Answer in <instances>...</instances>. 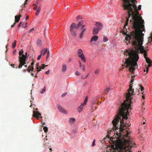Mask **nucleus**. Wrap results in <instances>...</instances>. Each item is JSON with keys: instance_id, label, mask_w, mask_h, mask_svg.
<instances>
[{"instance_id": "f257e3e1", "label": "nucleus", "mask_w": 152, "mask_h": 152, "mask_svg": "<svg viewBox=\"0 0 152 152\" xmlns=\"http://www.w3.org/2000/svg\"><path fill=\"white\" fill-rule=\"evenodd\" d=\"M134 80V79L132 78L131 80L128 92L126 93V99L119 107V111L112 121L113 126L112 130L113 131H115L118 129L117 125L120 120H123V119L127 120L128 118V116L129 115L128 110L131 105L132 96L134 93V89H132V82Z\"/></svg>"}, {"instance_id": "f03ea898", "label": "nucleus", "mask_w": 152, "mask_h": 152, "mask_svg": "<svg viewBox=\"0 0 152 152\" xmlns=\"http://www.w3.org/2000/svg\"><path fill=\"white\" fill-rule=\"evenodd\" d=\"M120 126L119 128V131L120 134L117 133V135L118 136L117 138V142L115 147L114 145L112 146L113 151L112 152H127L131 149L135 145L133 144L132 141L130 140V138L129 135L130 134L127 130L125 131L126 134H123L124 131H125V127L126 125L123 122V120H120Z\"/></svg>"}, {"instance_id": "7ed1b4c3", "label": "nucleus", "mask_w": 152, "mask_h": 152, "mask_svg": "<svg viewBox=\"0 0 152 152\" xmlns=\"http://www.w3.org/2000/svg\"><path fill=\"white\" fill-rule=\"evenodd\" d=\"M132 18L134 20L133 27L135 30L132 32L131 35H128L127 36L126 38V40L129 41L131 39L133 40V41H135V38H134V34H138V37L142 38V42L143 37L141 36V35L143 36L144 34L142 33V32L145 31L144 20L141 17H140L139 15H133Z\"/></svg>"}, {"instance_id": "20e7f679", "label": "nucleus", "mask_w": 152, "mask_h": 152, "mask_svg": "<svg viewBox=\"0 0 152 152\" xmlns=\"http://www.w3.org/2000/svg\"><path fill=\"white\" fill-rule=\"evenodd\" d=\"M124 54L127 56L129 55V57L126 59L125 63L126 64V67L127 68L129 66V71L132 74H134L136 66H138L137 62L139 58L138 55L136 51L132 49H126V52Z\"/></svg>"}, {"instance_id": "39448f33", "label": "nucleus", "mask_w": 152, "mask_h": 152, "mask_svg": "<svg viewBox=\"0 0 152 152\" xmlns=\"http://www.w3.org/2000/svg\"><path fill=\"white\" fill-rule=\"evenodd\" d=\"M137 34H134V38H135V41H133L132 44L135 48V50H134L136 51L137 53L138 54V51L140 50V53H142L146 51L145 50L143 46H142L143 44L142 42V38L138 37Z\"/></svg>"}, {"instance_id": "423d86ee", "label": "nucleus", "mask_w": 152, "mask_h": 152, "mask_svg": "<svg viewBox=\"0 0 152 152\" xmlns=\"http://www.w3.org/2000/svg\"><path fill=\"white\" fill-rule=\"evenodd\" d=\"M20 56H19V62H20L19 65L18 67L16 66L15 68L17 69L18 68L20 69L21 68L23 65L26 64V59L27 57L24 55H22L21 57Z\"/></svg>"}, {"instance_id": "0eeeda50", "label": "nucleus", "mask_w": 152, "mask_h": 152, "mask_svg": "<svg viewBox=\"0 0 152 152\" xmlns=\"http://www.w3.org/2000/svg\"><path fill=\"white\" fill-rule=\"evenodd\" d=\"M78 57L81 58V60L84 62H85L86 60L84 57V56L83 54V51L81 49H78L77 53Z\"/></svg>"}, {"instance_id": "6e6552de", "label": "nucleus", "mask_w": 152, "mask_h": 152, "mask_svg": "<svg viewBox=\"0 0 152 152\" xmlns=\"http://www.w3.org/2000/svg\"><path fill=\"white\" fill-rule=\"evenodd\" d=\"M88 97L86 96L83 103H81V105L77 108V111L79 112H80L82 110L83 106L85 105L87 102Z\"/></svg>"}, {"instance_id": "1a4fd4ad", "label": "nucleus", "mask_w": 152, "mask_h": 152, "mask_svg": "<svg viewBox=\"0 0 152 152\" xmlns=\"http://www.w3.org/2000/svg\"><path fill=\"white\" fill-rule=\"evenodd\" d=\"M34 64V62H33L31 63V65L29 66L26 69L24 70V71L25 72L26 71L30 72L31 71H33L34 69V67L33 66Z\"/></svg>"}, {"instance_id": "9d476101", "label": "nucleus", "mask_w": 152, "mask_h": 152, "mask_svg": "<svg viewBox=\"0 0 152 152\" xmlns=\"http://www.w3.org/2000/svg\"><path fill=\"white\" fill-rule=\"evenodd\" d=\"M85 25H83L81 28L82 29V31L80 35V37L81 38H82L84 33L86 31V28H85Z\"/></svg>"}, {"instance_id": "9b49d317", "label": "nucleus", "mask_w": 152, "mask_h": 152, "mask_svg": "<svg viewBox=\"0 0 152 152\" xmlns=\"http://www.w3.org/2000/svg\"><path fill=\"white\" fill-rule=\"evenodd\" d=\"M41 115V114L38 111H33V116L34 117H36L38 119L39 118V116Z\"/></svg>"}, {"instance_id": "f8f14e48", "label": "nucleus", "mask_w": 152, "mask_h": 152, "mask_svg": "<svg viewBox=\"0 0 152 152\" xmlns=\"http://www.w3.org/2000/svg\"><path fill=\"white\" fill-rule=\"evenodd\" d=\"M39 64V63L37 64V73H38V72L39 71H40L41 70V69H44V67L45 66H48V65H46L45 66L44 64H42V67H41L40 66H38V65Z\"/></svg>"}, {"instance_id": "ddd939ff", "label": "nucleus", "mask_w": 152, "mask_h": 152, "mask_svg": "<svg viewBox=\"0 0 152 152\" xmlns=\"http://www.w3.org/2000/svg\"><path fill=\"white\" fill-rule=\"evenodd\" d=\"M58 109L59 110L60 112L65 114H66L67 113V112L61 106L58 105Z\"/></svg>"}, {"instance_id": "4468645a", "label": "nucleus", "mask_w": 152, "mask_h": 152, "mask_svg": "<svg viewBox=\"0 0 152 152\" xmlns=\"http://www.w3.org/2000/svg\"><path fill=\"white\" fill-rule=\"evenodd\" d=\"M98 39V37L97 35H94L93 36L91 39L90 42L91 43L93 41L96 42Z\"/></svg>"}, {"instance_id": "2eb2a0df", "label": "nucleus", "mask_w": 152, "mask_h": 152, "mask_svg": "<svg viewBox=\"0 0 152 152\" xmlns=\"http://www.w3.org/2000/svg\"><path fill=\"white\" fill-rule=\"evenodd\" d=\"M95 26L96 27H97V29L99 30H100L103 27L102 25L99 23H96L95 24Z\"/></svg>"}, {"instance_id": "dca6fc26", "label": "nucleus", "mask_w": 152, "mask_h": 152, "mask_svg": "<svg viewBox=\"0 0 152 152\" xmlns=\"http://www.w3.org/2000/svg\"><path fill=\"white\" fill-rule=\"evenodd\" d=\"M99 30L97 29V28L94 27L93 28L92 34L93 35L97 34Z\"/></svg>"}, {"instance_id": "f3484780", "label": "nucleus", "mask_w": 152, "mask_h": 152, "mask_svg": "<svg viewBox=\"0 0 152 152\" xmlns=\"http://www.w3.org/2000/svg\"><path fill=\"white\" fill-rule=\"evenodd\" d=\"M21 15H19L18 16L17 15H15V23H18V22L20 20V17H21Z\"/></svg>"}, {"instance_id": "a211bd4d", "label": "nucleus", "mask_w": 152, "mask_h": 152, "mask_svg": "<svg viewBox=\"0 0 152 152\" xmlns=\"http://www.w3.org/2000/svg\"><path fill=\"white\" fill-rule=\"evenodd\" d=\"M111 90L110 88H106L103 91V93H104V94H106L109 91H110Z\"/></svg>"}, {"instance_id": "6ab92c4d", "label": "nucleus", "mask_w": 152, "mask_h": 152, "mask_svg": "<svg viewBox=\"0 0 152 152\" xmlns=\"http://www.w3.org/2000/svg\"><path fill=\"white\" fill-rule=\"evenodd\" d=\"M151 66H152V63H149V64H148V65H145V66L146 67V74H147L148 72V71L149 70V67Z\"/></svg>"}, {"instance_id": "aec40b11", "label": "nucleus", "mask_w": 152, "mask_h": 152, "mask_svg": "<svg viewBox=\"0 0 152 152\" xmlns=\"http://www.w3.org/2000/svg\"><path fill=\"white\" fill-rule=\"evenodd\" d=\"M76 24L75 23H73L72 24L70 27V30L74 29V28L76 27Z\"/></svg>"}, {"instance_id": "412c9836", "label": "nucleus", "mask_w": 152, "mask_h": 152, "mask_svg": "<svg viewBox=\"0 0 152 152\" xmlns=\"http://www.w3.org/2000/svg\"><path fill=\"white\" fill-rule=\"evenodd\" d=\"M66 70V66L65 64H64L62 66V71L63 72H65Z\"/></svg>"}, {"instance_id": "4be33fe9", "label": "nucleus", "mask_w": 152, "mask_h": 152, "mask_svg": "<svg viewBox=\"0 0 152 152\" xmlns=\"http://www.w3.org/2000/svg\"><path fill=\"white\" fill-rule=\"evenodd\" d=\"M83 21L82 20H81L80 21L78 24L76 26V28H79L83 24Z\"/></svg>"}, {"instance_id": "5701e85b", "label": "nucleus", "mask_w": 152, "mask_h": 152, "mask_svg": "<svg viewBox=\"0 0 152 152\" xmlns=\"http://www.w3.org/2000/svg\"><path fill=\"white\" fill-rule=\"evenodd\" d=\"M41 10V8L40 6H39L38 7V9L36 11L35 13L36 15L37 16L38 15L39 13Z\"/></svg>"}, {"instance_id": "b1692460", "label": "nucleus", "mask_w": 152, "mask_h": 152, "mask_svg": "<svg viewBox=\"0 0 152 152\" xmlns=\"http://www.w3.org/2000/svg\"><path fill=\"white\" fill-rule=\"evenodd\" d=\"M70 31L71 33V35L73 37H75L76 35V34L75 31H74V29L70 30Z\"/></svg>"}, {"instance_id": "393cba45", "label": "nucleus", "mask_w": 152, "mask_h": 152, "mask_svg": "<svg viewBox=\"0 0 152 152\" xmlns=\"http://www.w3.org/2000/svg\"><path fill=\"white\" fill-rule=\"evenodd\" d=\"M75 118H70L69 120V122L71 123H73L75 121Z\"/></svg>"}, {"instance_id": "a878e982", "label": "nucleus", "mask_w": 152, "mask_h": 152, "mask_svg": "<svg viewBox=\"0 0 152 152\" xmlns=\"http://www.w3.org/2000/svg\"><path fill=\"white\" fill-rule=\"evenodd\" d=\"M145 60L146 62L148 64L152 63V61L148 58H146L145 59Z\"/></svg>"}, {"instance_id": "bb28decb", "label": "nucleus", "mask_w": 152, "mask_h": 152, "mask_svg": "<svg viewBox=\"0 0 152 152\" xmlns=\"http://www.w3.org/2000/svg\"><path fill=\"white\" fill-rule=\"evenodd\" d=\"M43 50H41L40 51V54L39 56H38L37 57V60H39L41 57V56H42V52H43Z\"/></svg>"}, {"instance_id": "cd10ccee", "label": "nucleus", "mask_w": 152, "mask_h": 152, "mask_svg": "<svg viewBox=\"0 0 152 152\" xmlns=\"http://www.w3.org/2000/svg\"><path fill=\"white\" fill-rule=\"evenodd\" d=\"M42 50H43L42 52V55H45L48 51V49L46 48L45 49H43Z\"/></svg>"}, {"instance_id": "c85d7f7f", "label": "nucleus", "mask_w": 152, "mask_h": 152, "mask_svg": "<svg viewBox=\"0 0 152 152\" xmlns=\"http://www.w3.org/2000/svg\"><path fill=\"white\" fill-rule=\"evenodd\" d=\"M149 39L148 42L149 43H152V32L151 33V34L150 35V36L149 38Z\"/></svg>"}, {"instance_id": "c756f323", "label": "nucleus", "mask_w": 152, "mask_h": 152, "mask_svg": "<svg viewBox=\"0 0 152 152\" xmlns=\"http://www.w3.org/2000/svg\"><path fill=\"white\" fill-rule=\"evenodd\" d=\"M16 42H17L16 40H15L14 42L13 43V44H12V47L13 48H14L16 46Z\"/></svg>"}, {"instance_id": "7c9ffc66", "label": "nucleus", "mask_w": 152, "mask_h": 152, "mask_svg": "<svg viewBox=\"0 0 152 152\" xmlns=\"http://www.w3.org/2000/svg\"><path fill=\"white\" fill-rule=\"evenodd\" d=\"M108 40V39L106 37L104 36L103 41L104 42H106Z\"/></svg>"}, {"instance_id": "2f4dec72", "label": "nucleus", "mask_w": 152, "mask_h": 152, "mask_svg": "<svg viewBox=\"0 0 152 152\" xmlns=\"http://www.w3.org/2000/svg\"><path fill=\"white\" fill-rule=\"evenodd\" d=\"M46 90V87L45 86L43 88L42 90V91L40 92V93L41 94L44 93L45 91Z\"/></svg>"}, {"instance_id": "473e14b6", "label": "nucleus", "mask_w": 152, "mask_h": 152, "mask_svg": "<svg viewBox=\"0 0 152 152\" xmlns=\"http://www.w3.org/2000/svg\"><path fill=\"white\" fill-rule=\"evenodd\" d=\"M129 20V18H127L125 22V24L124 25V27H125L127 25L128 23Z\"/></svg>"}, {"instance_id": "72a5a7b5", "label": "nucleus", "mask_w": 152, "mask_h": 152, "mask_svg": "<svg viewBox=\"0 0 152 152\" xmlns=\"http://www.w3.org/2000/svg\"><path fill=\"white\" fill-rule=\"evenodd\" d=\"M108 138V139L110 138V140H111L112 139H113V137H110V136L108 134L107 135V136L105 138Z\"/></svg>"}, {"instance_id": "f704fd0d", "label": "nucleus", "mask_w": 152, "mask_h": 152, "mask_svg": "<svg viewBox=\"0 0 152 152\" xmlns=\"http://www.w3.org/2000/svg\"><path fill=\"white\" fill-rule=\"evenodd\" d=\"M43 130L45 132H47L48 131V128L46 126H45L43 127Z\"/></svg>"}, {"instance_id": "c9c22d12", "label": "nucleus", "mask_w": 152, "mask_h": 152, "mask_svg": "<svg viewBox=\"0 0 152 152\" xmlns=\"http://www.w3.org/2000/svg\"><path fill=\"white\" fill-rule=\"evenodd\" d=\"M23 49H21L20 50L19 54V56H20L21 54H22L23 53Z\"/></svg>"}, {"instance_id": "e433bc0d", "label": "nucleus", "mask_w": 152, "mask_h": 152, "mask_svg": "<svg viewBox=\"0 0 152 152\" xmlns=\"http://www.w3.org/2000/svg\"><path fill=\"white\" fill-rule=\"evenodd\" d=\"M47 57H46V60H47L48 59V58H49V57L50 54V52L49 51H47Z\"/></svg>"}, {"instance_id": "4c0bfd02", "label": "nucleus", "mask_w": 152, "mask_h": 152, "mask_svg": "<svg viewBox=\"0 0 152 152\" xmlns=\"http://www.w3.org/2000/svg\"><path fill=\"white\" fill-rule=\"evenodd\" d=\"M146 52H147V51H146V52H145L143 53H144V57L145 59L146 58H148L147 57H146V56H147V54Z\"/></svg>"}, {"instance_id": "58836bf2", "label": "nucleus", "mask_w": 152, "mask_h": 152, "mask_svg": "<svg viewBox=\"0 0 152 152\" xmlns=\"http://www.w3.org/2000/svg\"><path fill=\"white\" fill-rule=\"evenodd\" d=\"M41 41L40 40H38L37 41V43L38 45H40L41 44Z\"/></svg>"}, {"instance_id": "ea45409f", "label": "nucleus", "mask_w": 152, "mask_h": 152, "mask_svg": "<svg viewBox=\"0 0 152 152\" xmlns=\"http://www.w3.org/2000/svg\"><path fill=\"white\" fill-rule=\"evenodd\" d=\"M24 25V23L22 22H20L18 25V27H20L22 25Z\"/></svg>"}, {"instance_id": "a19ab883", "label": "nucleus", "mask_w": 152, "mask_h": 152, "mask_svg": "<svg viewBox=\"0 0 152 152\" xmlns=\"http://www.w3.org/2000/svg\"><path fill=\"white\" fill-rule=\"evenodd\" d=\"M95 142H96V140L95 139H94L93 141L92 144V146H95Z\"/></svg>"}, {"instance_id": "79ce46f5", "label": "nucleus", "mask_w": 152, "mask_h": 152, "mask_svg": "<svg viewBox=\"0 0 152 152\" xmlns=\"http://www.w3.org/2000/svg\"><path fill=\"white\" fill-rule=\"evenodd\" d=\"M75 74L78 76L80 75H81V73L80 72H79L78 71H77L75 72Z\"/></svg>"}, {"instance_id": "37998d69", "label": "nucleus", "mask_w": 152, "mask_h": 152, "mask_svg": "<svg viewBox=\"0 0 152 152\" xmlns=\"http://www.w3.org/2000/svg\"><path fill=\"white\" fill-rule=\"evenodd\" d=\"M140 87H141V91H142L144 90V88L141 85H140Z\"/></svg>"}, {"instance_id": "c03bdc74", "label": "nucleus", "mask_w": 152, "mask_h": 152, "mask_svg": "<svg viewBox=\"0 0 152 152\" xmlns=\"http://www.w3.org/2000/svg\"><path fill=\"white\" fill-rule=\"evenodd\" d=\"M132 33V32L130 33V35L129 34H126V32H124V31H123V34L125 35H126V37H127V36H128V35H129V36H130L131 35V33ZM126 37H125L126 38Z\"/></svg>"}, {"instance_id": "a18cd8bd", "label": "nucleus", "mask_w": 152, "mask_h": 152, "mask_svg": "<svg viewBox=\"0 0 152 152\" xmlns=\"http://www.w3.org/2000/svg\"><path fill=\"white\" fill-rule=\"evenodd\" d=\"M99 72V70L98 69L96 70L95 71V74H97Z\"/></svg>"}, {"instance_id": "49530a36", "label": "nucleus", "mask_w": 152, "mask_h": 152, "mask_svg": "<svg viewBox=\"0 0 152 152\" xmlns=\"http://www.w3.org/2000/svg\"><path fill=\"white\" fill-rule=\"evenodd\" d=\"M82 18L81 16H78L77 18V20L80 19H82Z\"/></svg>"}, {"instance_id": "de8ad7c7", "label": "nucleus", "mask_w": 152, "mask_h": 152, "mask_svg": "<svg viewBox=\"0 0 152 152\" xmlns=\"http://www.w3.org/2000/svg\"><path fill=\"white\" fill-rule=\"evenodd\" d=\"M141 5H139V6L138 7V9H137V10H140L141 9Z\"/></svg>"}, {"instance_id": "09e8293b", "label": "nucleus", "mask_w": 152, "mask_h": 152, "mask_svg": "<svg viewBox=\"0 0 152 152\" xmlns=\"http://www.w3.org/2000/svg\"><path fill=\"white\" fill-rule=\"evenodd\" d=\"M37 5H36L35 6L34 8H33V9L34 10H37Z\"/></svg>"}, {"instance_id": "8fccbe9b", "label": "nucleus", "mask_w": 152, "mask_h": 152, "mask_svg": "<svg viewBox=\"0 0 152 152\" xmlns=\"http://www.w3.org/2000/svg\"><path fill=\"white\" fill-rule=\"evenodd\" d=\"M34 28H32V29H31L30 30L28 31L29 32H30L31 31H34Z\"/></svg>"}, {"instance_id": "3c124183", "label": "nucleus", "mask_w": 152, "mask_h": 152, "mask_svg": "<svg viewBox=\"0 0 152 152\" xmlns=\"http://www.w3.org/2000/svg\"><path fill=\"white\" fill-rule=\"evenodd\" d=\"M16 23H15V22L14 23H13V25H12V26H11V28H12V27H14L15 26V24H16Z\"/></svg>"}, {"instance_id": "603ef678", "label": "nucleus", "mask_w": 152, "mask_h": 152, "mask_svg": "<svg viewBox=\"0 0 152 152\" xmlns=\"http://www.w3.org/2000/svg\"><path fill=\"white\" fill-rule=\"evenodd\" d=\"M49 72H50V70H49L47 71L45 73L46 74L48 75L49 74Z\"/></svg>"}, {"instance_id": "864d4df0", "label": "nucleus", "mask_w": 152, "mask_h": 152, "mask_svg": "<svg viewBox=\"0 0 152 152\" xmlns=\"http://www.w3.org/2000/svg\"><path fill=\"white\" fill-rule=\"evenodd\" d=\"M81 78L82 79H85L86 78V77H84V76H81Z\"/></svg>"}, {"instance_id": "5fc2aeb1", "label": "nucleus", "mask_w": 152, "mask_h": 152, "mask_svg": "<svg viewBox=\"0 0 152 152\" xmlns=\"http://www.w3.org/2000/svg\"><path fill=\"white\" fill-rule=\"evenodd\" d=\"M12 66L13 67V68H15V64H11L10 65Z\"/></svg>"}, {"instance_id": "6e6d98bb", "label": "nucleus", "mask_w": 152, "mask_h": 152, "mask_svg": "<svg viewBox=\"0 0 152 152\" xmlns=\"http://www.w3.org/2000/svg\"><path fill=\"white\" fill-rule=\"evenodd\" d=\"M29 18V17L28 16H27L26 17V20H28Z\"/></svg>"}, {"instance_id": "4d7b16f0", "label": "nucleus", "mask_w": 152, "mask_h": 152, "mask_svg": "<svg viewBox=\"0 0 152 152\" xmlns=\"http://www.w3.org/2000/svg\"><path fill=\"white\" fill-rule=\"evenodd\" d=\"M83 70L85 72V66H84V65H83Z\"/></svg>"}, {"instance_id": "13d9d810", "label": "nucleus", "mask_w": 152, "mask_h": 152, "mask_svg": "<svg viewBox=\"0 0 152 152\" xmlns=\"http://www.w3.org/2000/svg\"><path fill=\"white\" fill-rule=\"evenodd\" d=\"M28 0H26L25 1V2L24 4V5H25L26 4H27Z\"/></svg>"}, {"instance_id": "bf43d9fd", "label": "nucleus", "mask_w": 152, "mask_h": 152, "mask_svg": "<svg viewBox=\"0 0 152 152\" xmlns=\"http://www.w3.org/2000/svg\"><path fill=\"white\" fill-rule=\"evenodd\" d=\"M72 60V59L71 58H69V62H70Z\"/></svg>"}, {"instance_id": "052dcab7", "label": "nucleus", "mask_w": 152, "mask_h": 152, "mask_svg": "<svg viewBox=\"0 0 152 152\" xmlns=\"http://www.w3.org/2000/svg\"><path fill=\"white\" fill-rule=\"evenodd\" d=\"M25 54H26L25 55L26 56V57H28L29 56L27 55V52H26V53Z\"/></svg>"}, {"instance_id": "680f3d73", "label": "nucleus", "mask_w": 152, "mask_h": 152, "mask_svg": "<svg viewBox=\"0 0 152 152\" xmlns=\"http://www.w3.org/2000/svg\"><path fill=\"white\" fill-rule=\"evenodd\" d=\"M66 94H67L66 93H65L63 94L62 95V96H64V95H66Z\"/></svg>"}, {"instance_id": "e2e57ef3", "label": "nucleus", "mask_w": 152, "mask_h": 152, "mask_svg": "<svg viewBox=\"0 0 152 152\" xmlns=\"http://www.w3.org/2000/svg\"><path fill=\"white\" fill-rule=\"evenodd\" d=\"M142 98L143 99H145V96H144V95H142Z\"/></svg>"}, {"instance_id": "0e129e2a", "label": "nucleus", "mask_w": 152, "mask_h": 152, "mask_svg": "<svg viewBox=\"0 0 152 152\" xmlns=\"http://www.w3.org/2000/svg\"><path fill=\"white\" fill-rule=\"evenodd\" d=\"M80 67H81V64L80 61Z\"/></svg>"}, {"instance_id": "69168bd1", "label": "nucleus", "mask_w": 152, "mask_h": 152, "mask_svg": "<svg viewBox=\"0 0 152 152\" xmlns=\"http://www.w3.org/2000/svg\"><path fill=\"white\" fill-rule=\"evenodd\" d=\"M131 77L132 78H133L135 77L134 75H132Z\"/></svg>"}, {"instance_id": "338daca9", "label": "nucleus", "mask_w": 152, "mask_h": 152, "mask_svg": "<svg viewBox=\"0 0 152 152\" xmlns=\"http://www.w3.org/2000/svg\"><path fill=\"white\" fill-rule=\"evenodd\" d=\"M26 67H27V65H25V64L24 65Z\"/></svg>"}, {"instance_id": "774afa93", "label": "nucleus", "mask_w": 152, "mask_h": 152, "mask_svg": "<svg viewBox=\"0 0 152 152\" xmlns=\"http://www.w3.org/2000/svg\"><path fill=\"white\" fill-rule=\"evenodd\" d=\"M33 6H35L36 5H37L35 4H33Z\"/></svg>"}]
</instances>
